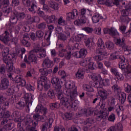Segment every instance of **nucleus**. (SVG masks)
Segmentation results:
<instances>
[{"label":"nucleus","mask_w":131,"mask_h":131,"mask_svg":"<svg viewBox=\"0 0 131 131\" xmlns=\"http://www.w3.org/2000/svg\"><path fill=\"white\" fill-rule=\"evenodd\" d=\"M123 127L122 126V124L121 123H119L114 126V131H122Z\"/></svg>","instance_id":"39"},{"label":"nucleus","mask_w":131,"mask_h":131,"mask_svg":"<svg viewBox=\"0 0 131 131\" xmlns=\"http://www.w3.org/2000/svg\"><path fill=\"white\" fill-rule=\"evenodd\" d=\"M95 120L92 118H89L85 120L83 122V124L86 125V124H92L94 123Z\"/></svg>","instance_id":"49"},{"label":"nucleus","mask_w":131,"mask_h":131,"mask_svg":"<svg viewBox=\"0 0 131 131\" xmlns=\"http://www.w3.org/2000/svg\"><path fill=\"white\" fill-rule=\"evenodd\" d=\"M60 103L62 105H64L66 107H68V106L70 105V102L72 103V104L76 105V106H78L79 104V101L78 100L76 99L73 101V99H60Z\"/></svg>","instance_id":"4"},{"label":"nucleus","mask_w":131,"mask_h":131,"mask_svg":"<svg viewBox=\"0 0 131 131\" xmlns=\"http://www.w3.org/2000/svg\"><path fill=\"white\" fill-rule=\"evenodd\" d=\"M29 11L32 13V14H35L38 10H40V8H37V5H36V2H33L31 6V7L28 9Z\"/></svg>","instance_id":"19"},{"label":"nucleus","mask_w":131,"mask_h":131,"mask_svg":"<svg viewBox=\"0 0 131 131\" xmlns=\"http://www.w3.org/2000/svg\"><path fill=\"white\" fill-rule=\"evenodd\" d=\"M101 85L103 86H109L110 85V80L108 79H104L103 80H101Z\"/></svg>","instance_id":"46"},{"label":"nucleus","mask_w":131,"mask_h":131,"mask_svg":"<svg viewBox=\"0 0 131 131\" xmlns=\"http://www.w3.org/2000/svg\"><path fill=\"white\" fill-rule=\"evenodd\" d=\"M25 86L26 89L28 90V91H29V92H33L34 91V86H32L31 84L29 83L26 84V82L25 83V85H24Z\"/></svg>","instance_id":"52"},{"label":"nucleus","mask_w":131,"mask_h":131,"mask_svg":"<svg viewBox=\"0 0 131 131\" xmlns=\"http://www.w3.org/2000/svg\"><path fill=\"white\" fill-rule=\"evenodd\" d=\"M119 68L121 69L122 68H124V66L126 65V64H124V63H127L128 60L125 58L124 55H119Z\"/></svg>","instance_id":"10"},{"label":"nucleus","mask_w":131,"mask_h":131,"mask_svg":"<svg viewBox=\"0 0 131 131\" xmlns=\"http://www.w3.org/2000/svg\"><path fill=\"white\" fill-rule=\"evenodd\" d=\"M64 116L67 120H71L74 117V113L72 112H68L64 114Z\"/></svg>","instance_id":"29"},{"label":"nucleus","mask_w":131,"mask_h":131,"mask_svg":"<svg viewBox=\"0 0 131 131\" xmlns=\"http://www.w3.org/2000/svg\"><path fill=\"white\" fill-rule=\"evenodd\" d=\"M73 93L71 95V99H75L78 97V94H77V87H74V90L72 91Z\"/></svg>","instance_id":"48"},{"label":"nucleus","mask_w":131,"mask_h":131,"mask_svg":"<svg viewBox=\"0 0 131 131\" xmlns=\"http://www.w3.org/2000/svg\"><path fill=\"white\" fill-rule=\"evenodd\" d=\"M105 104H101V106H97L93 111V113L96 115V119L98 121L100 120H106L108 118V114L105 112Z\"/></svg>","instance_id":"1"},{"label":"nucleus","mask_w":131,"mask_h":131,"mask_svg":"<svg viewBox=\"0 0 131 131\" xmlns=\"http://www.w3.org/2000/svg\"><path fill=\"white\" fill-rule=\"evenodd\" d=\"M97 46L99 47V48H100V49H106L105 43H104V41H103L102 38H99L98 40Z\"/></svg>","instance_id":"37"},{"label":"nucleus","mask_w":131,"mask_h":131,"mask_svg":"<svg viewBox=\"0 0 131 131\" xmlns=\"http://www.w3.org/2000/svg\"><path fill=\"white\" fill-rule=\"evenodd\" d=\"M12 13L13 15H16L18 20H23L26 17V14L24 12L19 13L16 10H13Z\"/></svg>","instance_id":"21"},{"label":"nucleus","mask_w":131,"mask_h":131,"mask_svg":"<svg viewBox=\"0 0 131 131\" xmlns=\"http://www.w3.org/2000/svg\"><path fill=\"white\" fill-rule=\"evenodd\" d=\"M59 80V79L58 77H53L51 79V83H52V84H54V85H55L56 84H57V83H58Z\"/></svg>","instance_id":"63"},{"label":"nucleus","mask_w":131,"mask_h":131,"mask_svg":"<svg viewBox=\"0 0 131 131\" xmlns=\"http://www.w3.org/2000/svg\"><path fill=\"white\" fill-rule=\"evenodd\" d=\"M21 1L23 5H24L25 7H26L27 8H29V7H30L31 4L30 0H21Z\"/></svg>","instance_id":"57"},{"label":"nucleus","mask_w":131,"mask_h":131,"mask_svg":"<svg viewBox=\"0 0 131 131\" xmlns=\"http://www.w3.org/2000/svg\"><path fill=\"white\" fill-rule=\"evenodd\" d=\"M20 54H21V52L20 51H16V53H12V55L13 56H12V60H13V61H12V63H16V56H20Z\"/></svg>","instance_id":"55"},{"label":"nucleus","mask_w":131,"mask_h":131,"mask_svg":"<svg viewBox=\"0 0 131 131\" xmlns=\"http://www.w3.org/2000/svg\"><path fill=\"white\" fill-rule=\"evenodd\" d=\"M27 17L28 19V20H26L27 23L25 24H32V23H34V22L36 23L39 21L38 16L31 17L28 15Z\"/></svg>","instance_id":"18"},{"label":"nucleus","mask_w":131,"mask_h":131,"mask_svg":"<svg viewBox=\"0 0 131 131\" xmlns=\"http://www.w3.org/2000/svg\"><path fill=\"white\" fill-rule=\"evenodd\" d=\"M67 21H71V19H74L78 16V12L77 10L73 9L71 12L67 13Z\"/></svg>","instance_id":"9"},{"label":"nucleus","mask_w":131,"mask_h":131,"mask_svg":"<svg viewBox=\"0 0 131 131\" xmlns=\"http://www.w3.org/2000/svg\"><path fill=\"white\" fill-rule=\"evenodd\" d=\"M75 25L77 26H80L82 24H85L86 23V17L84 16H78V19L76 20L74 22Z\"/></svg>","instance_id":"15"},{"label":"nucleus","mask_w":131,"mask_h":131,"mask_svg":"<svg viewBox=\"0 0 131 131\" xmlns=\"http://www.w3.org/2000/svg\"><path fill=\"white\" fill-rule=\"evenodd\" d=\"M110 35H111V36L118 35V32L115 28L112 27L111 29H110Z\"/></svg>","instance_id":"41"},{"label":"nucleus","mask_w":131,"mask_h":131,"mask_svg":"<svg viewBox=\"0 0 131 131\" xmlns=\"http://www.w3.org/2000/svg\"><path fill=\"white\" fill-rule=\"evenodd\" d=\"M39 72L42 76H47V75L49 74V72H50V70H47V68L40 69L39 70Z\"/></svg>","instance_id":"35"},{"label":"nucleus","mask_w":131,"mask_h":131,"mask_svg":"<svg viewBox=\"0 0 131 131\" xmlns=\"http://www.w3.org/2000/svg\"><path fill=\"white\" fill-rule=\"evenodd\" d=\"M8 131L12 130L14 128V124L12 123H8L4 125Z\"/></svg>","instance_id":"54"},{"label":"nucleus","mask_w":131,"mask_h":131,"mask_svg":"<svg viewBox=\"0 0 131 131\" xmlns=\"http://www.w3.org/2000/svg\"><path fill=\"white\" fill-rule=\"evenodd\" d=\"M3 56V61L4 63H5L6 65H9V62L12 60V58L9 55H2Z\"/></svg>","instance_id":"38"},{"label":"nucleus","mask_w":131,"mask_h":131,"mask_svg":"<svg viewBox=\"0 0 131 131\" xmlns=\"http://www.w3.org/2000/svg\"><path fill=\"white\" fill-rule=\"evenodd\" d=\"M11 117V113L9 111H6V109L2 108L0 110V118H9Z\"/></svg>","instance_id":"17"},{"label":"nucleus","mask_w":131,"mask_h":131,"mask_svg":"<svg viewBox=\"0 0 131 131\" xmlns=\"http://www.w3.org/2000/svg\"><path fill=\"white\" fill-rule=\"evenodd\" d=\"M131 8L128 7L123 9L121 11V16H128L129 12H130Z\"/></svg>","instance_id":"33"},{"label":"nucleus","mask_w":131,"mask_h":131,"mask_svg":"<svg viewBox=\"0 0 131 131\" xmlns=\"http://www.w3.org/2000/svg\"><path fill=\"white\" fill-rule=\"evenodd\" d=\"M83 37H84V35H83V34H78L73 38V40L74 41L79 42L81 41V40Z\"/></svg>","instance_id":"34"},{"label":"nucleus","mask_w":131,"mask_h":131,"mask_svg":"<svg viewBox=\"0 0 131 131\" xmlns=\"http://www.w3.org/2000/svg\"><path fill=\"white\" fill-rule=\"evenodd\" d=\"M125 86V91L127 93H131V84H128V83H126L124 84Z\"/></svg>","instance_id":"60"},{"label":"nucleus","mask_w":131,"mask_h":131,"mask_svg":"<svg viewBox=\"0 0 131 131\" xmlns=\"http://www.w3.org/2000/svg\"><path fill=\"white\" fill-rule=\"evenodd\" d=\"M10 84V82L9 81V79L7 78H1V83H0V90L1 91H5L9 88Z\"/></svg>","instance_id":"6"},{"label":"nucleus","mask_w":131,"mask_h":131,"mask_svg":"<svg viewBox=\"0 0 131 131\" xmlns=\"http://www.w3.org/2000/svg\"><path fill=\"white\" fill-rule=\"evenodd\" d=\"M9 22L12 25H15L17 22H18V17H17V15L13 14L10 17Z\"/></svg>","instance_id":"27"},{"label":"nucleus","mask_w":131,"mask_h":131,"mask_svg":"<svg viewBox=\"0 0 131 131\" xmlns=\"http://www.w3.org/2000/svg\"><path fill=\"white\" fill-rule=\"evenodd\" d=\"M33 49L31 51L29 54V60L31 63L34 65H36L37 63V57H36V53L39 51V44L34 43L33 44Z\"/></svg>","instance_id":"2"},{"label":"nucleus","mask_w":131,"mask_h":131,"mask_svg":"<svg viewBox=\"0 0 131 131\" xmlns=\"http://www.w3.org/2000/svg\"><path fill=\"white\" fill-rule=\"evenodd\" d=\"M94 60L100 62V61H103L104 60V57L102 55H95L94 57Z\"/></svg>","instance_id":"56"},{"label":"nucleus","mask_w":131,"mask_h":131,"mask_svg":"<svg viewBox=\"0 0 131 131\" xmlns=\"http://www.w3.org/2000/svg\"><path fill=\"white\" fill-rule=\"evenodd\" d=\"M122 71H124V76L126 78L130 79L131 78V65L126 64L124 68L121 69Z\"/></svg>","instance_id":"7"},{"label":"nucleus","mask_w":131,"mask_h":131,"mask_svg":"<svg viewBox=\"0 0 131 131\" xmlns=\"http://www.w3.org/2000/svg\"><path fill=\"white\" fill-rule=\"evenodd\" d=\"M42 66L46 67V68H50V59L49 58H47L44 60Z\"/></svg>","instance_id":"45"},{"label":"nucleus","mask_w":131,"mask_h":131,"mask_svg":"<svg viewBox=\"0 0 131 131\" xmlns=\"http://www.w3.org/2000/svg\"><path fill=\"white\" fill-rule=\"evenodd\" d=\"M66 88L68 90H71V91H74V88H76L75 85L73 84V83H70L67 82L65 84Z\"/></svg>","instance_id":"44"},{"label":"nucleus","mask_w":131,"mask_h":131,"mask_svg":"<svg viewBox=\"0 0 131 131\" xmlns=\"http://www.w3.org/2000/svg\"><path fill=\"white\" fill-rule=\"evenodd\" d=\"M115 42L116 46L120 48H122V49L125 47V38L124 37L117 38Z\"/></svg>","instance_id":"14"},{"label":"nucleus","mask_w":131,"mask_h":131,"mask_svg":"<svg viewBox=\"0 0 131 131\" xmlns=\"http://www.w3.org/2000/svg\"><path fill=\"white\" fill-rule=\"evenodd\" d=\"M91 15V11L85 8L81 9L79 11V15L81 17H86V16H90Z\"/></svg>","instance_id":"22"},{"label":"nucleus","mask_w":131,"mask_h":131,"mask_svg":"<svg viewBox=\"0 0 131 131\" xmlns=\"http://www.w3.org/2000/svg\"><path fill=\"white\" fill-rule=\"evenodd\" d=\"M76 77L79 79H82L84 77V69L79 68L76 74Z\"/></svg>","instance_id":"20"},{"label":"nucleus","mask_w":131,"mask_h":131,"mask_svg":"<svg viewBox=\"0 0 131 131\" xmlns=\"http://www.w3.org/2000/svg\"><path fill=\"white\" fill-rule=\"evenodd\" d=\"M50 5V8L54 10V11H57V10H59L58 4H57L56 2H51Z\"/></svg>","instance_id":"43"},{"label":"nucleus","mask_w":131,"mask_h":131,"mask_svg":"<svg viewBox=\"0 0 131 131\" xmlns=\"http://www.w3.org/2000/svg\"><path fill=\"white\" fill-rule=\"evenodd\" d=\"M117 96L119 99H126V94L123 92L118 93Z\"/></svg>","instance_id":"59"},{"label":"nucleus","mask_w":131,"mask_h":131,"mask_svg":"<svg viewBox=\"0 0 131 131\" xmlns=\"http://www.w3.org/2000/svg\"><path fill=\"white\" fill-rule=\"evenodd\" d=\"M93 85L96 89H101L102 81H96L93 82Z\"/></svg>","instance_id":"50"},{"label":"nucleus","mask_w":131,"mask_h":131,"mask_svg":"<svg viewBox=\"0 0 131 131\" xmlns=\"http://www.w3.org/2000/svg\"><path fill=\"white\" fill-rule=\"evenodd\" d=\"M36 35L38 38H42L43 36V32H42V31L38 30L36 31Z\"/></svg>","instance_id":"61"},{"label":"nucleus","mask_w":131,"mask_h":131,"mask_svg":"<svg viewBox=\"0 0 131 131\" xmlns=\"http://www.w3.org/2000/svg\"><path fill=\"white\" fill-rule=\"evenodd\" d=\"M105 46L107 50H114V47L115 45L111 41H107L105 42Z\"/></svg>","instance_id":"31"},{"label":"nucleus","mask_w":131,"mask_h":131,"mask_svg":"<svg viewBox=\"0 0 131 131\" xmlns=\"http://www.w3.org/2000/svg\"><path fill=\"white\" fill-rule=\"evenodd\" d=\"M35 111L36 113L39 112V113H41V114H43V115H46L47 114V108L43 107L41 104H39L36 106Z\"/></svg>","instance_id":"16"},{"label":"nucleus","mask_w":131,"mask_h":131,"mask_svg":"<svg viewBox=\"0 0 131 131\" xmlns=\"http://www.w3.org/2000/svg\"><path fill=\"white\" fill-rule=\"evenodd\" d=\"M112 84H113L112 89L115 93H116L117 94L121 93V88L120 86H118V84H117V81H116V80H112Z\"/></svg>","instance_id":"13"},{"label":"nucleus","mask_w":131,"mask_h":131,"mask_svg":"<svg viewBox=\"0 0 131 131\" xmlns=\"http://www.w3.org/2000/svg\"><path fill=\"white\" fill-rule=\"evenodd\" d=\"M21 45H23V46H24L25 47H26L27 48H29V47H30V46H31L30 42L28 41V40H27V39H23L21 40Z\"/></svg>","instance_id":"53"},{"label":"nucleus","mask_w":131,"mask_h":131,"mask_svg":"<svg viewBox=\"0 0 131 131\" xmlns=\"http://www.w3.org/2000/svg\"><path fill=\"white\" fill-rule=\"evenodd\" d=\"M92 19L93 23H98V22L100 21V19H103V16H101L100 14L96 12L93 14Z\"/></svg>","instance_id":"23"},{"label":"nucleus","mask_w":131,"mask_h":131,"mask_svg":"<svg viewBox=\"0 0 131 131\" xmlns=\"http://www.w3.org/2000/svg\"><path fill=\"white\" fill-rule=\"evenodd\" d=\"M83 89L84 91H86V92H89L90 93L94 92V89H93L92 86H90V85L83 84Z\"/></svg>","instance_id":"42"},{"label":"nucleus","mask_w":131,"mask_h":131,"mask_svg":"<svg viewBox=\"0 0 131 131\" xmlns=\"http://www.w3.org/2000/svg\"><path fill=\"white\" fill-rule=\"evenodd\" d=\"M119 55H118V52L116 51L115 52L112 53L110 56V59L111 60H116L118 59Z\"/></svg>","instance_id":"40"},{"label":"nucleus","mask_w":131,"mask_h":131,"mask_svg":"<svg viewBox=\"0 0 131 131\" xmlns=\"http://www.w3.org/2000/svg\"><path fill=\"white\" fill-rule=\"evenodd\" d=\"M0 49L2 51V56H9V54H10V48L9 47H6L5 46L2 45Z\"/></svg>","instance_id":"24"},{"label":"nucleus","mask_w":131,"mask_h":131,"mask_svg":"<svg viewBox=\"0 0 131 131\" xmlns=\"http://www.w3.org/2000/svg\"><path fill=\"white\" fill-rule=\"evenodd\" d=\"M92 78L96 81H102V77H101V75L99 74H93Z\"/></svg>","instance_id":"36"},{"label":"nucleus","mask_w":131,"mask_h":131,"mask_svg":"<svg viewBox=\"0 0 131 131\" xmlns=\"http://www.w3.org/2000/svg\"><path fill=\"white\" fill-rule=\"evenodd\" d=\"M120 19L122 22H124V23H128L129 21V17H128V16L121 15Z\"/></svg>","instance_id":"51"},{"label":"nucleus","mask_w":131,"mask_h":131,"mask_svg":"<svg viewBox=\"0 0 131 131\" xmlns=\"http://www.w3.org/2000/svg\"><path fill=\"white\" fill-rule=\"evenodd\" d=\"M93 114L94 112L92 110H89V111L88 112L86 108H82L80 110L79 113H76V116H77V117H81V116L84 115L89 116V115H92Z\"/></svg>","instance_id":"11"},{"label":"nucleus","mask_w":131,"mask_h":131,"mask_svg":"<svg viewBox=\"0 0 131 131\" xmlns=\"http://www.w3.org/2000/svg\"><path fill=\"white\" fill-rule=\"evenodd\" d=\"M27 22V21H26V20L20 21L19 23L15 27V31L16 33H19L20 29H21V27H22V26L24 25H25Z\"/></svg>","instance_id":"25"},{"label":"nucleus","mask_w":131,"mask_h":131,"mask_svg":"<svg viewBox=\"0 0 131 131\" xmlns=\"http://www.w3.org/2000/svg\"><path fill=\"white\" fill-rule=\"evenodd\" d=\"M33 118H34V119H35L37 122H38V121L43 122V118L41 117V116L38 114L34 115Z\"/></svg>","instance_id":"47"},{"label":"nucleus","mask_w":131,"mask_h":131,"mask_svg":"<svg viewBox=\"0 0 131 131\" xmlns=\"http://www.w3.org/2000/svg\"><path fill=\"white\" fill-rule=\"evenodd\" d=\"M25 119V124L26 125L27 130L32 129V128H34V129H35V128L38 124L37 122H34L30 115H27Z\"/></svg>","instance_id":"3"},{"label":"nucleus","mask_w":131,"mask_h":131,"mask_svg":"<svg viewBox=\"0 0 131 131\" xmlns=\"http://www.w3.org/2000/svg\"><path fill=\"white\" fill-rule=\"evenodd\" d=\"M81 128L79 126H74L69 129V131H81Z\"/></svg>","instance_id":"62"},{"label":"nucleus","mask_w":131,"mask_h":131,"mask_svg":"<svg viewBox=\"0 0 131 131\" xmlns=\"http://www.w3.org/2000/svg\"><path fill=\"white\" fill-rule=\"evenodd\" d=\"M61 52L64 53V59L66 60H70L73 55V49H71L70 47H68L66 49L61 50Z\"/></svg>","instance_id":"5"},{"label":"nucleus","mask_w":131,"mask_h":131,"mask_svg":"<svg viewBox=\"0 0 131 131\" xmlns=\"http://www.w3.org/2000/svg\"><path fill=\"white\" fill-rule=\"evenodd\" d=\"M10 33L8 31H5V33L0 36V40L5 45H8V42L10 41Z\"/></svg>","instance_id":"8"},{"label":"nucleus","mask_w":131,"mask_h":131,"mask_svg":"<svg viewBox=\"0 0 131 131\" xmlns=\"http://www.w3.org/2000/svg\"><path fill=\"white\" fill-rule=\"evenodd\" d=\"M98 94L102 99H107V97H108V92L104 89L99 90Z\"/></svg>","instance_id":"26"},{"label":"nucleus","mask_w":131,"mask_h":131,"mask_svg":"<svg viewBox=\"0 0 131 131\" xmlns=\"http://www.w3.org/2000/svg\"><path fill=\"white\" fill-rule=\"evenodd\" d=\"M105 49H102V48H98L96 50V55H99L100 56H106L107 54H108V52L106 51Z\"/></svg>","instance_id":"28"},{"label":"nucleus","mask_w":131,"mask_h":131,"mask_svg":"<svg viewBox=\"0 0 131 131\" xmlns=\"http://www.w3.org/2000/svg\"><path fill=\"white\" fill-rule=\"evenodd\" d=\"M54 131H65V127L62 125H59L58 126H55L54 128Z\"/></svg>","instance_id":"58"},{"label":"nucleus","mask_w":131,"mask_h":131,"mask_svg":"<svg viewBox=\"0 0 131 131\" xmlns=\"http://www.w3.org/2000/svg\"><path fill=\"white\" fill-rule=\"evenodd\" d=\"M39 52V57L40 59H42L43 58L46 57V56H47V53L46 52V50L44 49H40V47L39 46V50L38 51Z\"/></svg>","instance_id":"30"},{"label":"nucleus","mask_w":131,"mask_h":131,"mask_svg":"<svg viewBox=\"0 0 131 131\" xmlns=\"http://www.w3.org/2000/svg\"><path fill=\"white\" fill-rule=\"evenodd\" d=\"M13 81H14L15 83H20L21 86H24L26 81L23 78V77L21 75H17L14 78Z\"/></svg>","instance_id":"12"},{"label":"nucleus","mask_w":131,"mask_h":131,"mask_svg":"<svg viewBox=\"0 0 131 131\" xmlns=\"http://www.w3.org/2000/svg\"><path fill=\"white\" fill-rule=\"evenodd\" d=\"M80 56L82 59L85 58L86 55H88V50L85 48H83L79 51Z\"/></svg>","instance_id":"32"},{"label":"nucleus","mask_w":131,"mask_h":131,"mask_svg":"<svg viewBox=\"0 0 131 131\" xmlns=\"http://www.w3.org/2000/svg\"><path fill=\"white\" fill-rule=\"evenodd\" d=\"M12 131H24V129H23V127L21 126V124L19 123L18 125H17V128H14Z\"/></svg>","instance_id":"64"}]
</instances>
